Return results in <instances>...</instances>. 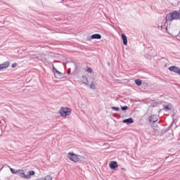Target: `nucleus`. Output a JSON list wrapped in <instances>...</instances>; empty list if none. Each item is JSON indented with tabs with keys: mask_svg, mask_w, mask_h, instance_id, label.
Segmentation results:
<instances>
[{
	"mask_svg": "<svg viewBox=\"0 0 180 180\" xmlns=\"http://www.w3.org/2000/svg\"><path fill=\"white\" fill-rule=\"evenodd\" d=\"M53 70H55L56 74H61L58 70H56V68L53 67Z\"/></svg>",
	"mask_w": 180,
	"mask_h": 180,
	"instance_id": "obj_20",
	"label": "nucleus"
},
{
	"mask_svg": "<svg viewBox=\"0 0 180 180\" xmlns=\"http://www.w3.org/2000/svg\"><path fill=\"white\" fill-rule=\"evenodd\" d=\"M12 68H16L18 67V63H15L11 65Z\"/></svg>",
	"mask_w": 180,
	"mask_h": 180,
	"instance_id": "obj_17",
	"label": "nucleus"
},
{
	"mask_svg": "<svg viewBox=\"0 0 180 180\" xmlns=\"http://www.w3.org/2000/svg\"><path fill=\"white\" fill-rule=\"evenodd\" d=\"M91 39H102V36L99 34H93L91 36Z\"/></svg>",
	"mask_w": 180,
	"mask_h": 180,
	"instance_id": "obj_11",
	"label": "nucleus"
},
{
	"mask_svg": "<svg viewBox=\"0 0 180 180\" xmlns=\"http://www.w3.org/2000/svg\"><path fill=\"white\" fill-rule=\"evenodd\" d=\"M67 158L73 162H79V161H81V155H78L71 152L67 154Z\"/></svg>",
	"mask_w": 180,
	"mask_h": 180,
	"instance_id": "obj_3",
	"label": "nucleus"
},
{
	"mask_svg": "<svg viewBox=\"0 0 180 180\" xmlns=\"http://www.w3.org/2000/svg\"><path fill=\"white\" fill-rule=\"evenodd\" d=\"M165 109L168 110V106H165Z\"/></svg>",
	"mask_w": 180,
	"mask_h": 180,
	"instance_id": "obj_22",
	"label": "nucleus"
},
{
	"mask_svg": "<svg viewBox=\"0 0 180 180\" xmlns=\"http://www.w3.org/2000/svg\"><path fill=\"white\" fill-rule=\"evenodd\" d=\"M90 88H91V89H95V88H96L95 82H93L91 83Z\"/></svg>",
	"mask_w": 180,
	"mask_h": 180,
	"instance_id": "obj_15",
	"label": "nucleus"
},
{
	"mask_svg": "<svg viewBox=\"0 0 180 180\" xmlns=\"http://www.w3.org/2000/svg\"><path fill=\"white\" fill-rule=\"evenodd\" d=\"M72 110L71 108H65V107H61L59 113L61 116L63 117H65L67 116H70L71 115Z\"/></svg>",
	"mask_w": 180,
	"mask_h": 180,
	"instance_id": "obj_4",
	"label": "nucleus"
},
{
	"mask_svg": "<svg viewBox=\"0 0 180 180\" xmlns=\"http://www.w3.org/2000/svg\"><path fill=\"white\" fill-rule=\"evenodd\" d=\"M82 82L83 84H88L89 82V80H88V77L86 76H82Z\"/></svg>",
	"mask_w": 180,
	"mask_h": 180,
	"instance_id": "obj_12",
	"label": "nucleus"
},
{
	"mask_svg": "<svg viewBox=\"0 0 180 180\" xmlns=\"http://www.w3.org/2000/svg\"><path fill=\"white\" fill-rule=\"evenodd\" d=\"M122 110H127L128 107L127 106H124L121 108Z\"/></svg>",
	"mask_w": 180,
	"mask_h": 180,
	"instance_id": "obj_19",
	"label": "nucleus"
},
{
	"mask_svg": "<svg viewBox=\"0 0 180 180\" xmlns=\"http://www.w3.org/2000/svg\"><path fill=\"white\" fill-rule=\"evenodd\" d=\"M8 168H10V171L11 172H12L14 174H18V170L15 171V169H12V167H11V166H8Z\"/></svg>",
	"mask_w": 180,
	"mask_h": 180,
	"instance_id": "obj_13",
	"label": "nucleus"
},
{
	"mask_svg": "<svg viewBox=\"0 0 180 180\" xmlns=\"http://www.w3.org/2000/svg\"><path fill=\"white\" fill-rule=\"evenodd\" d=\"M179 75H180V69L179 70V72L177 73Z\"/></svg>",
	"mask_w": 180,
	"mask_h": 180,
	"instance_id": "obj_21",
	"label": "nucleus"
},
{
	"mask_svg": "<svg viewBox=\"0 0 180 180\" xmlns=\"http://www.w3.org/2000/svg\"><path fill=\"white\" fill-rule=\"evenodd\" d=\"M169 71H172L173 72L178 74L180 68L176 66H171V67H169Z\"/></svg>",
	"mask_w": 180,
	"mask_h": 180,
	"instance_id": "obj_7",
	"label": "nucleus"
},
{
	"mask_svg": "<svg viewBox=\"0 0 180 180\" xmlns=\"http://www.w3.org/2000/svg\"><path fill=\"white\" fill-rule=\"evenodd\" d=\"M150 122H151L152 123H155V122H157L158 120V117H157V115H153L150 117Z\"/></svg>",
	"mask_w": 180,
	"mask_h": 180,
	"instance_id": "obj_9",
	"label": "nucleus"
},
{
	"mask_svg": "<svg viewBox=\"0 0 180 180\" xmlns=\"http://www.w3.org/2000/svg\"><path fill=\"white\" fill-rule=\"evenodd\" d=\"M11 65V63L8 61L4 62V63L0 65V71H2L4 70H6Z\"/></svg>",
	"mask_w": 180,
	"mask_h": 180,
	"instance_id": "obj_5",
	"label": "nucleus"
},
{
	"mask_svg": "<svg viewBox=\"0 0 180 180\" xmlns=\"http://www.w3.org/2000/svg\"><path fill=\"white\" fill-rule=\"evenodd\" d=\"M17 174L20 175V178H22L23 179H31L32 176H33V175H35L36 172L31 170L28 172V174H26L25 173V170L18 169L17 170Z\"/></svg>",
	"mask_w": 180,
	"mask_h": 180,
	"instance_id": "obj_2",
	"label": "nucleus"
},
{
	"mask_svg": "<svg viewBox=\"0 0 180 180\" xmlns=\"http://www.w3.org/2000/svg\"><path fill=\"white\" fill-rule=\"evenodd\" d=\"M180 13L178 11H173L167 14L165 17L166 22H172V20H179Z\"/></svg>",
	"mask_w": 180,
	"mask_h": 180,
	"instance_id": "obj_1",
	"label": "nucleus"
},
{
	"mask_svg": "<svg viewBox=\"0 0 180 180\" xmlns=\"http://www.w3.org/2000/svg\"><path fill=\"white\" fill-rule=\"evenodd\" d=\"M112 109L113 110H116L117 112L120 110L119 108H117V107H112Z\"/></svg>",
	"mask_w": 180,
	"mask_h": 180,
	"instance_id": "obj_18",
	"label": "nucleus"
},
{
	"mask_svg": "<svg viewBox=\"0 0 180 180\" xmlns=\"http://www.w3.org/2000/svg\"><path fill=\"white\" fill-rule=\"evenodd\" d=\"M109 167L111 169H115V168H117L119 167V165H117V162L111 161L109 163Z\"/></svg>",
	"mask_w": 180,
	"mask_h": 180,
	"instance_id": "obj_6",
	"label": "nucleus"
},
{
	"mask_svg": "<svg viewBox=\"0 0 180 180\" xmlns=\"http://www.w3.org/2000/svg\"><path fill=\"white\" fill-rule=\"evenodd\" d=\"M86 72H89V74H92V72H94V71L92 70V68H89L86 69Z\"/></svg>",
	"mask_w": 180,
	"mask_h": 180,
	"instance_id": "obj_16",
	"label": "nucleus"
},
{
	"mask_svg": "<svg viewBox=\"0 0 180 180\" xmlns=\"http://www.w3.org/2000/svg\"><path fill=\"white\" fill-rule=\"evenodd\" d=\"M122 41H123L124 46H127V37L126 36V34H122Z\"/></svg>",
	"mask_w": 180,
	"mask_h": 180,
	"instance_id": "obj_8",
	"label": "nucleus"
},
{
	"mask_svg": "<svg viewBox=\"0 0 180 180\" xmlns=\"http://www.w3.org/2000/svg\"><path fill=\"white\" fill-rule=\"evenodd\" d=\"M134 122L133 118H129L123 120V123H127V124H130V123H133Z\"/></svg>",
	"mask_w": 180,
	"mask_h": 180,
	"instance_id": "obj_10",
	"label": "nucleus"
},
{
	"mask_svg": "<svg viewBox=\"0 0 180 180\" xmlns=\"http://www.w3.org/2000/svg\"><path fill=\"white\" fill-rule=\"evenodd\" d=\"M141 80L140 79H136L135 80V84L138 86H140V85H141Z\"/></svg>",
	"mask_w": 180,
	"mask_h": 180,
	"instance_id": "obj_14",
	"label": "nucleus"
}]
</instances>
